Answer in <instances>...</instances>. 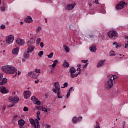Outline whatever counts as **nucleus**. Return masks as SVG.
Here are the masks:
<instances>
[{
	"label": "nucleus",
	"instance_id": "obj_1",
	"mask_svg": "<svg viewBox=\"0 0 128 128\" xmlns=\"http://www.w3.org/2000/svg\"><path fill=\"white\" fill-rule=\"evenodd\" d=\"M118 78V76L116 75H110L108 77V80L105 82V88L108 90H112L114 88V84H116V80Z\"/></svg>",
	"mask_w": 128,
	"mask_h": 128
},
{
	"label": "nucleus",
	"instance_id": "obj_2",
	"mask_svg": "<svg viewBox=\"0 0 128 128\" xmlns=\"http://www.w3.org/2000/svg\"><path fill=\"white\" fill-rule=\"evenodd\" d=\"M30 122L34 128H40V120L38 119H36L35 120L34 119L31 118L30 120Z\"/></svg>",
	"mask_w": 128,
	"mask_h": 128
},
{
	"label": "nucleus",
	"instance_id": "obj_3",
	"mask_svg": "<svg viewBox=\"0 0 128 128\" xmlns=\"http://www.w3.org/2000/svg\"><path fill=\"white\" fill-rule=\"evenodd\" d=\"M40 74V70L36 69L34 72H30L28 74V76H30V78H34L36 80L38 78V76Z\"/></svg>",
	"mask_w": 128,
	"mask_h": 128
},
{
	"label": "nucleus",
	"instance_id": "obj_4",
	"mask_svg": "<svg viewBox=\"0 0 128 128\" xmlns=\"http://www.w3.org/2000/svg\"><path fill=\"white\" fill-rule=\"evenodd\" d=\"M108 35L109 38H111V40H116L118 38V34L116 31L111 30L108 32Z\"/></svg>",
	"mask_w": 128,
	"mask_h": 128
},
{
	"label": "nucleus",
	"instance_id": "obj_5",
	"mask_svg": "<svg viewBox=\"0 0 128 128\" xmlns=\"http://www.w3.org/2000/svg\"><path fill=\"white\" fill-rule=\"evenodd\" d=\"M127 4L124 2H121L118 4L116 6V9L117 10H122L124 8H126Z\"/></svg>",
	"mask_w": 128,
	"mask_h": 128
},
{
	"label": "nucleus",
	"instance_id": "obj_6",
	"mask_svg": "<svg viewBox=\"0 0 128 128\" xmlns=\"http://www.w3.org/2000/svg\"><path fill=\"white\" fill-rule=\"evenodd\" d=\"M70 76L72 78H78V74H82L81 72L76 74V68H72L70 70Z\"/></svg>",
	"mask_w": 128,
	"mask_h": 128
},
{
	"label": "nucleus",
	"instance_id": "obj_7",
	"mask_svg": "<svg viewBox=\"0 0 128 128\" xmlns=\"http://www.w3.org/2000/svg\"><path fill=\"white\" fill-rule=\"evenodd\" d=\"M8 100L11 104H18V102H20V98H18V97L16 96H11L9 98Z\"/></svg>",
	"mask_w": 128,
	"mask_h": 128
},
{
	"label": "nucleus",
	"instance_id": "obj_8",
	"mask_svg": "<svg viewBox=\"0 0 128 128\" xmlns=\"http://www.w3.org/2000/svg\"><path fill=\"white\" fill-rule=\"evenodd\" d=\"M14 41V36L10 35L6 38V43L7 44H12Z\"/></svg>",
	"mask_w": 128,
	"mask_h": 128
},
{
	"label": "nucleus",
	"instance_id": "obj_9",
	"mask_svg": "<svg viewBox=\"0 0 128 128\" xmlns=\"http://www.w3.org/2000/svg\"><path fill=\"white\" fill-rule=\"evenodd\" d=\"M54 86L55 88H54L52 90L54 94H56L57 92L62 91L60 90V82H56L54 84Z\"/></svg>",
	"mask_w": 128,
	"mask_h": 128
},
{
	"label": "nucleus",
	"instance_id": "obj_10",
	"mask_svg": "<svg viewBox=\"0 0 128 128\" xmlns=\"http://www.w3.org/2000/svg\"><path fill=\"white\" fill-rule=\"evenodd\" d=\"M88 64H86L85 65H84L82 66L81 64L78 65V68H77V72H84V70H86L88 68Z\"/></svg>",
	"mask_w": 128,
	"mask_h": 128
},
{
	"label": "nucleus",
	"instance_id": "obj_11",
	"mask_svg": "<svg viewBox=\"0 0 128 128\" xmlns=\"http://www.w3.org/2000/svg\"><path fill=\"white\" fill-rule=\"evenodd\" d=\"M16 72H18V70L15 68H14L12 66H9L8 74H14Z\"/></svg>",
	"mask_w": 128,
	"mask_h": 128
},
{
	"label": "nucleus",
	"instance_id": "obj_12",
	"mask_svg": "<svg viewBox=\"0 0 128 128\" xmlns=\"http://www.w3.org/2000/svg\"><path fill=\"white\" fill-rule=\"evenodd\" d=\"M82 120V117L78 118V117L74 116L72 119V122L74 124H76L78 122H80Z\"/></svg>",
	"mask_w": 128,
	"mask_h": 128
},
{
	"label": "nucleus",
	"instance_id": "obj_13",
	"mask_svg": "<svg viewBox=\"0 0 128 128\" xmlns=\"http://www.w3.org/2000/svg\"><path fill=\"white\" fill-rule=\"evenodd\" d=\"M24 96L25 100H28L32 96V92L28 90L25 91L24 92Z\"/></svg>",
	"mask_w": 128,
	"mask_h": 128
},
{
	"label": "nucleus",
	"instance_id": "obj_14",
	"mask_svg": "<svg viewBox=\"0 0 128 128\" xmlns=\"http://www.w3.org/2000/svg\"><path fill=\"white\" fill-rule=\"evenodd\" d=\"M0 92L4 94H8V92H10V91L6 90V87L2 86L0 88Z\"/></svg>",
	"mask_w": 128,
	"mask_h": 128
},
{
	"label": "nucleus",
	"instance_id": "obj_15",
	"mask_svg": "<svg viewBox=\"0 0 128 128\" xmlns=\"http://www.w3.org/2000/svg\"><path fill=\"white\" fill-rule=\"evenodd\" d=\"M76 4H68L66 6L67 10H72L74 8H76Z\"/></svg>",
	"mask_w": 128,
	"mask_h": 128
},
{
	"label": "nucleus",
	"instance_id": "obj_16",
	"mask_svg": "<svg viewBox=\"0 0 128 128\" xmlns=\"http://www.w3.org/2000/svg\"><path fill=\"white\" fill-rule=\"evenodd\" d=\"M16 42L18 44V46H24L26 44L24 40L22 39H18L16 40Z\"/></svg>",
	"mask_w": 128,
	"mask_h": 128
},
{
	"label": "nucleus",
	"instance_id": "obj_17",
	"mask_svg": "<svg viewBox=\"0 0 128 128\" xmlns=\"http://www.w3.org/2000/svg\"><path fill=\"white\" fill-rule=\"evenodd\" d=\"M104 62H106V60H100L98 63V64L97 66V68H102V66H104Z\"/></svg>",
	"mask_w": 128,
	"mask_h": 128
},
{
	"label": "nucleus",
	"instance_id": "obj_18",
	"mask_svg": "<svg viewBox=\"0 0 128 128\" xmlns=\"http://www.w3.org/2000/svg\"><path fill=\"white\" fill-rule=\"evenodd\" d=\"M34 44H36V41L34 40V38H31L28 42V46H34Z\"/></svg>",
	"mask_w": 128,
	"mask_h": 128
},
{
	"label": "nucleus",
	"instance_id": "obj_19",
	"mask_svg": "<svg viewBox=\"0 0 128 128\" xmlns=\"http://www.w3.org/2000/svg\"><path fill=\"white\" fill-rule=\"evenodd\" d=\"M10 68V66H3L2 68V72H5V74H8V68Z\"/></svg>",
	"mask_w": 128,
	"mask_h": 128
},
{
	"label": "nucleus",
	"instance_id": "obj_20",
	"mask_svg": "<svg viewBox=\"0 0 128 128\" xmlns=\"http://www.w3.org/2000/svg\"><path fill=\"white\" fill-rule=\"evenodd\" d=\"M19 53L20 48H14L12 50V54H14V56H18V54Z\"/></svg>",
	"mask_w": 128,
	"mask_h": 128
},
{
	"label": "nucleus",
	"instance_id": "obj_21",
	"mask_svg": "<svg viewBox=\"0 0 128 128\" xmlns=\"http://www.w3.org/2000/svg\"><path fill=\"white\" fill-rule=\"evenodd\" d=\"M25 22H27L28 24H32V22H34V20H32V17L28 16L24 20Z\"/></svg>",
	"mask_w": 128,
	"mask_h": 128
},
{
	"label": "nucleus",
	"instance_id": "obj_22",
	"mask_svg": "<svg viewBox=\"0 0 128 128\" xmlns=\"http://www.w3.org/2000/svg\"><path fill=\"white\" fill-rule=\"evenodd\" d=\"M18 124L20 126V128H26L24 127H22L24 126V124H26V122H24V120H20L18 122Z\"/></svg>",
	"mask_w": 128,
	"mask_h": 128
},
{
	"label": "nucleus",
	"instance_id": "obj_23",
	"mask_svg": "<svg viewBox=\"0 0 128 128\" xmlns=\"http://www.w3.org/2000/svg\"><path fill=\"white\" fill-rule=\"evenodd\" d=\"M34 46H30L28 48L27 54H32L34 50Z\"/></svg>",
	"mask_w": 128,
	"mask_h": 128
},
{
	"label": "nucleus",
	"instance_id": "obj_24",
	"mask_svg": "<svg viewBox=\"0 0 128 128\" xmlns=\"http://www.w3.org/2000/svg\"><path fill=\"white\" fill-rule=\"evenodd\" d=\"M6 84H8V79L6 78H4L3 80L0 83V86H4Z\"/></svg>",
	"mask_w": 128,
	"mask_h": 128
},
{
	"label": "nucleus",
	"instance_id": "obj_25",
	"mask_svg": "<svg viewBox=\"0 0 128 128\" xmlns=\"http://www.w3.org/2000/svg\"><path fill=\"white\" fill-rule=\"evenodd\" d=\"M36 34H40L42 32V28L41 26H38L36 30Z\"/></svg>",
	"mask_w": 128,
	"mask_h": 128
},
{
	"label": "nucleus",
	"instance_id": "obj_26",
	"mask_svg": "<svg viewBox=\"0 0 128 128\" xmlns=\"http://www.w3.org/2000/svg\"><path fill=\"white\" fill-rule=\"evenodd\" d=\"M58 64V60H56L54 62V64L52 66H50V68L52 67L53 68H54L56 66V65Z\"/></svg>",
	"mask_w": 128,
	"mask_h": 128
},
{
	"label": "nucleus",
	"instance_id": "obj_27",
	"mask_svg": "<svg viewBox=\"0 0 128 128\" xmlns=\"http://www.w3.org/2000/svg\"><path fill=\"white\" fill-rule=\"evenodd\" d=\"M90 50L92 52H96V46H92L90 48Z\"/></svg>",
	"mask_w": 128,
	"mask_h": 128
},
{
	"label": "nucleus",
	"instance_id": "obj_28",
	"mask_svg": "<svg viewBox=\"0 0 128 128\" xmlns=\"http://www.w3.org/2000/svg\"><path fill=\"white\" fill-rule=\"evenodd\" d=\"M64 48L66 50V52L68 53L70 52V48L66 45H64Z\"/></svg>",
	"mask_w": 128,
	"mask_h": 128
},
{
	"label": "nucleus",
	"instance_id": "obj_29",
	"mask_svg": "<svg viewBox=\"0 0 128 128\" xmlns=\"http://www.w3.org/2000/svg\"><path fill=\"white\" fill-rule=\"evenodd\" d=\"M56 94H57L58 98H60V99L62 98V91L57 92Z\"/></svg>",
	"mask_w": 128,
	"mask_h": 128
},
{
	"label": "nucleus",
	"instance_id": "obj_30",
	"mask_svg": "<svg viewBox=\"0 0 128 128\" xmlns=\"http://www.w3.org/2000/svg\"><path fill=\"white\" fill-rule=\"evenodd\" d=\"M64 68H70V63L67 62L66 60L64 61Z\"/></svg>",
	"mask_w": 128,
	"mask_h": 128
},
{
	"label": "nucleus",
	"instance_id": "obj_31",
	"mask_svg": "<svg viewBox=\"0 0 128 128\" xmlns=\"http://www.w3.org/2000/svg\"><path fill=\"white\" fill-rule=\"evenodd\" d=\"M37 116V120H40V112L38 111L36 113Z\"/></svg>",
	"mask_w": 128,
	"mask_h": 128
},
{
	"label": "nucleus",
	"instance_id": "obj_32",
	"mask_svg": "<svg viewBox=\"0 0 128 128\" xmlns=\"http://www.w3.org/2000/svg\"><path fill=\"white\" fill-rule=\"evenodd\" d=\"M48 110H50L42 107V112H48Z\"/></svg>",
	"mask_w": 128,
	"mask_h": 128
},
{
	"label": "nucleus",
	"instance_id": "obj_33",
	"mask_svg": "<svg viewBox=\"0 0 128 128\" xmlns=\"http://www.w3.org/2000/svg\"><path fill=\"white\" fill-rule=\"evenodd\" d=\"M31 98L34 104L38 100V98L34 96H32Z\"/></svg>",
	"mask_w": 128,
	"mask_h": 128
},
{
	"label": "nucleus",
	"instance_id": "obj_34",
	"mask_svg": "<svg viewBox=\"0 0 128 128\" xmlns=\"http://www.w3.org/2000/svg\"><path fill=\"white\" fill-rule=\"evenodd\" d=\"M110 56H116V54L114 51L112 50L110 52Z\"/></svg>",
	"mask_w": 128,
	"mask_h": 128
},
{
	"label": "nucleus",
	"instance_id": "obj_35",
	"mask_svg": "<svg viewBox=\"0 0 128 128\" xmlns=\"http://www.w3.org/2000/svg\"><path fill=\"white\" fill-rule=\"evenodd\" d=\"M34 104H36V106H40L42 104V102H40V101H38V100Z\"/></svg>",
	"mask_w": 128,
	"mask_h": 128
},
{
	"label": "nucleus",
	"instance_id": "obj_36",
	"mask_svg": "<svg viewBox=\"0 0 128 128\" xmlns=\"http://www.w3.org/2000/svg\"><path fill=\"white\" fill-rule=\"evenodd\" d=\"M24 58L26 60H28V58H30V56L29 54H25L24 56Z\"/></svg>",
	"mask_w": 128,
	"mask_h": 128
},
{
	"label": "nucleus",
	"instance_id": "obj_37",
	"mask_svg": "<svg viewBox=\"0 0 128 128\" xmlns=\"http://www.w3.org/2000/svg\"><path fill=\"white\" fill-rule=\"evenodd\" d=\"M40 42H42V39L40 38H38L36 41V44H40Z\"/></svg>",
	"mask_w": 128,
	"mask_h": 128
},
{
	"label": "nucleus",
	"instance_id": "obj_38",
	"mask_svg": "<svg viewBox=\"0 0 128 128\" xmlns=\"http://www.w3.org/2000/svg\"><path fill=\"white\" fill-rule=\"evenodd\" d=\"M44 52L42 51H41L39 53H38V56L40 58H42V56H44Z\"/></svg>",
	"mask_w": 128,
	"mask_h": 128
},
{
	"label": "nucleus",
	"instance_id": "obj_39",
	"mask_svg": "<svg viewBox=\"0 0 128 128\" xmlns=\"http://www.w3.org/2000/svg\"><path fill=\"white\" fill-rule=\"evenodd\" d=\"M94 128H100V124L96 122V124L94 125Z\"/></svg>",
	"mask_w": 128,
	"mask_h": 128
},
{
	"label": "nucleus",
	"instance_id": "obj_40",
	"mask_svg": "<svg viewBox=\"0 0 128 128\" xmlns=\"http://www.w3.org/2000/svg\"><path fill=\"white\" fill-rule=\"evenodd\" d=\"M22 74V72H18V73H16L14 76V78H15L16 76H18Z\"/></svg>",
	"mask_w": 128,
	"mask_h": 128
},
{
	"label": "nucleus",
	"instance_id": "obj_41",
	"mask_svg": "<svg viewBox=\"0 0 128 128\" xmlns=\"http://www.w3.org/2000/svg\"><path fill=\"white\" fill-rule=\"evenodd\" d=\"M68 86V82H66L64 84V86L62 87V88H66Z\"/></svg>",
	"mask_w": 128,
	"mask_h": 128
},
{
	"label": "nucleus",
	"instance_id": "obj_42",
	"mask_svg": "<svg viewBox=\"0 0 128 128\" xmlns=\"http://www.w3.org/2000/svg\"><path fill=\"white\" fill-rule=\"evenodd\" d=\"M48 56V58H54V53H51Z\"/></svg>",
	"mask_w": 128,
	"mask_h": 128
},
{
	"label": "nucleus",
	"instance_id": "obj_43",
	"mask_svg": "<svg viewBox=\"0 0 128 128\" xmlns=\"http://www.w3.org/2000/svg\"><path fill=\"white\" fill-rule=\"evenodd\" d=\"M2 78H4V74H0V82H1V80H2Z\"/></svg>",
	"mask_w": 128,
	"mask_h": 128
},
{
	"label": "nucleus",
	"instance_id": "obj_44",
	"mask_svg": "<svg viewBox=\"0 0 128 128\" xmlns=\"http://www.w3.org/2000/svg\"><path fill=\"white\" fill-rule=\"evenodd\" d=\"M88 60H82V64H88Z\"/></svg>",
	"mask_w": 128,
	"mask_h": 128
},
{
	"label": "nucleus",
	"instance_id": "obj_45",
	"mask_svg": "<svg viewBox=\"0 0 128 128\" xmlns=\"http://www.w3.org/2000/svg\"><path fill=\"white\" fill-rule=\"evenodd\" d=\"M128 48V41L125 42V48Z\"/></svg>",
	"mask_w": 128,
	"mask_h": 128
},
{
	"label": "nucleus",
	"instance_id": "obj_46",
	"mask_svg": "<svg viewBox=\"0 0 128 128\" xmlns=\"http://www.w3.org/2000/svg\"><path fill=\"white\" fill-rule=\"evenodd\" d=\"M71 92H74V89L73 87L70 88L69 90V92H70V93Z\"/></svg>",
	"mask_w": 128,
	"mask_h": 128
},
{
	"label": "nucleus",
	"instance_id": "obj_47",
	"mask_svg": "<svg viewBox=\"0 0 128 128\" xmlns=\"http://www.w3.org/2000/svg\"><path fill=\"white\" fill-rule=\"evenodd\" d=\"M0 10H1V12H4L6 10V8H4V7H1Z\"/></svg>",
	"mask_w": 128,
	"mask_h": 128
},
{
	"label": "nucleus",
	"instance_id": "obj_48",
	"mask_svg": "<svg viewBox=\"0 0 128 128\" xmlns=\"http://www.w3.org/2000/svg\"><path fill=\"white\" fill-rule=\"evenodd\" d=\"M126 121H124L123 122H122V128H126Z\"/></svg>",
	"mask_w": 128,
	"mask_h": 128
},
{
	"label": "nucleus",
	"instance_id": "obj_49",
	"mask_svg": "<svg viewBox=\"0 0 128 128\" xmlns=\"http://www.w3.org/2000/svg\"><path fill=\"white\" fill-rule=\"evenodd\" d=\"M6 28V25L2 24L1 26L2 30H4V28Z\"/></svg>",
	"mask_w": 128,
	"mask_h": 128
},
{
	"label": "nucleus",
	"instance_id": "obj_50",
	"mask_svg": "<svg viewBox=\"0 0 128 128\" xmlns=\"http://www.w3.org/2000/svg\"><path fill=\"white\" fill-rule=\"evenodd\" d=\"M40 46L42 48H44V42H41Z\"/></svg>",
	"mask_w": 128,
	"mask_h": 128
},
{
	"label": "nucleus",
	"instance_id": "obj_51",
	"mask_svg": "<svg viewBox=\"0 0 128 128\" xmlns=\"http://www.w3.org/2000/svg\"><path fill=\"white\" fill-rule=\"evenodd\" d=\"M24 112H28V107H24Z\"/></svg>",
	"mask_w": 128,
	"mask_h": 128
},
{
	"label": "nucleus",
	"instance_id": "obj_52",
	"mask_svg": "<svg viewBox=\"0 0 128 128\" xmlns=\"http://www.w3.org/2000/svg\"><path fill=\"white\" fill-rule=\"evenodd\" d=\"M70 96V92H68L66 96V98H69Z\"/></svg>",
	"mask_w": 128,
	"mask_h": 128
},
{
	"label": "nucleus",
	"instance_id": "obj_53",
	"mask_svg": "<svg viewBox=\"0 0 128 128\" xmlns=\"http://www.w3.org/2000/svg\"><path fill=\"white\" fill-rule=\"evenodd\" d=\"M45 128H52V126H50V124H46Z\"/></svg>",
	"mask_w": 128,
	"mask_h": 128
},
{
	"label": "nucleus",
	"instance_id": "obj_54",
	"mask_svg": "<svg viewBox=\"0 0 128 128\" xmlns=\"http://www.w3.org/2000/svg\"><path fill=\"white\" fill-rule=\"evenodd\" d=\"M122 48V44H117V46H116V48Z\"/></svg>",
	"mask_w": 128,
	"mask_h": 128
},
{
	"label": "nucleus",
	"instance_id": "obj_55",
	"mask_svg": "<svg viewBox=\"0 0 128 128\" xmlns=\"http://www.w3.org/2000/svg\"><path fill=\"white\" fill-rule=\"evenodd\" d=\"M36 110H42V108L40 106H38L36 108Z\"/></svg>",
	"mask_w": 128,
	"mask_h": 128
},
{
	"label": "nucleus",
	"instance_id": "obj_56",
	"mask_svg": "<svg viewBox=\"0 0 128 128\" xmlns=\"http://www.w3.org/2000/svg\"><path fill=\"white\" fill-rule=\"evenodd\" d=\"M118 43L116 42H114L113 43V46H118Z\"/></svg>",
	"mask_w": 128,
	"mask_h": 128
},
{
	"label": "nucleus",
	"instance_id": "obj_57",
	"mask_svg": "<svg viewBox=\"0 0 128 128\" xmlns=\"http://www.w3.org/2000/svg\"><path fill=\"white\" fill-rule=\"evenodd\" d=\"M95 4H98V0H95Z\"/></svg>",
	"mask_w": 128,
	"mask_h": 128
},
{
	"label": "nucleus",
	"instance_id": "obj_58",
	"mask_svg": "<svg viewBox=\"0 0 128 128\" xmlns=\"http://www.w3.org/2000/svg\"><path fill=\"white\" fill-rule=\"evenodd\" d=\"M94 38V35L90 36V38Z\"/></svg>",
	"mask_w": 128,
	"mask_h": 128
},
{
	"label": "nucleus",
	"instance_id": "obj_59",
	"mask_svg": "<svg viewBox=\"0 0 128 128\" xmlns=\"http://www.w3.org/2000/svg\"><path fill=\"white\" fill-rule=\"evenodd\" d=\"M18 118V115L14 116V118Z\"/></svg>",
	"mask_w": 128,
	"mask_h": 128
},
{
	"label": "nucleus",
	"instance_id": "obj_60",
	"mask_svg": "<svg viewBox=\"0 0 128 128\" xmlns=\"http://www.w3.org/2000/svg\"><path fill=\"white\" fill-rule=\"evenodd\" d=\"M36 84H38L40 82V80H38L35 82Z\"/></svg>",
	"mask_w": 128,
	"mask_h": 128
},
{
	"label": "nucleus",
	"instance_id": "obj_61",
	"mask_svg": "<svg viewBox=\"0 0 128 128\" xmlns=\"http://www.w3.org/2000/svg\"><path fill=\"white\" fill-rule=\"evenodd\" d=\"M14 104H13L12 105H11L10 106V108H14Z\"/></svg>",
	"mask_w": 128,
	"mask_h": 128
},
{
	"label": "nucleus",
	"instance_id": "obj_62",
	"mask_svg": "<svg viewBox=\"0 0 128 128\" xmlns=\"http://www.w3.org/2000/svg\"><path fill=\"white\" fill-rule=\"evenodd\" d=\"M6 110V107H4L3 108H2V110Z\"/></svg>",
	"mask_w": 128,
	"mask_h": 128
},
{
	"label": "nucleus",
	"instance_id": "obj_63",
	"mask_svg": "<svg viewBox=\"0 0 128 128\" xmlns=\"http://www.w3.org/2000/svg\"><path fill=\"white\" fill-rule=\"evenodd\" d=\"M21 26H22L24 24V22H20Z\"/></svg>",
	"mask_w": 128,
	"mask_h": 128
},
{
	"label": "nucleus",
	"instance_id": "obj_64",
	"mask_svg": "<svg viewBox=\"0 0 128 128\" xmlns=\"http://www.w3.org/2000/svg\"><path fill=\"white\" fill-rule=\"evenodd\" d=\"M126 40H128V36H126Z\"/></svg>",
	"mask_w": 128,
	"mask_h": 128
}]
</instances>
